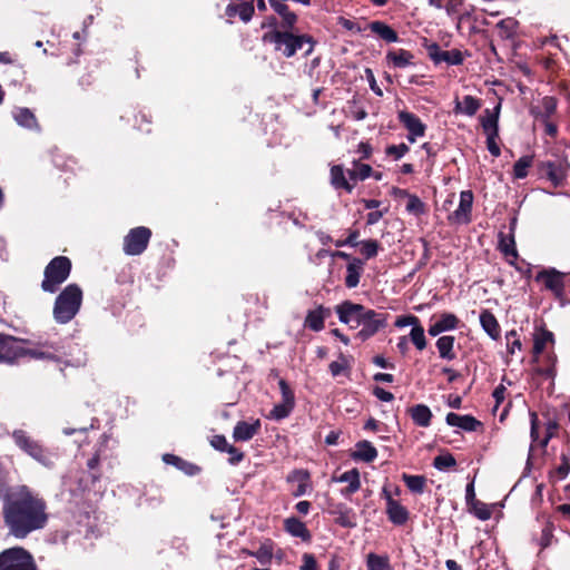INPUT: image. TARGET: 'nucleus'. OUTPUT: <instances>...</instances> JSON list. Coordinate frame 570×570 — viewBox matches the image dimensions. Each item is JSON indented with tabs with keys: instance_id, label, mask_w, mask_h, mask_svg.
I'll return each instance as SVG.
<instances>
[{
	"instance_id": "24",
	"label": "nucleus",
	"mask_w": 570,
	"mask_h": 570,
	"mask_svg": "<svg viewBox=\"0 0 570 570\" xmlns=\"http://www.w3.org/2000/svg\"><path fill=\"white\" fill-rule=\"evenodd\" d=\"M385 58L394 68H406L413 65L414 55L409 50L397 49L387 51Z\"/></svg>"
},
{
	"instance_id": "15",
	"label": "nucleus",
	"mask_w": 570,
	"mask_h": 570,
	"mask_svg": "<svg viewBox=\"0 0 570 570\" xmlns=\"http://www.w3.org/2000/svg\"><path fill=\"white\" fill-rule=\"evenodd\" d=\"M59 351V346L52 342L38 343L32 347L26 348L22 345L21 357L29 356L36 360H56V354Z\"/></svg>"
},
{
	"instance_id": "3",
	"label": "nucleus",
	"mask_w": 570,
	"mask_h": 570,
	"mask_svg": "<svg viewBox=\"0 0 570 570\" xmlns=\"http://www.w3.org/2000/svg\"><path fill=\"white\" fill-rule=\"evenodd\" d=\"M82 303V291L77 284H69L56 297L53 318L58 324H67L78 314Z\"/></svg>"
},
{
	"instance_id": "34",
	"label": "nucleus",
	"mask_w": 570,
	"mask_h": 570,
	"mask_svg": "<svg viewBox=\"0 0 570 570\" xmlns=\"http://www.w3.org/2000/svg\"><path fill=\"white\" fill-rule=\"evenodd\" d=\"M12 115L19 126L27 129L39 130L37 118L29 108H16Z\"/></svg>"
},
{
	"instance_id": "12",
	"label": "nucleus",
	"mask_w": 570,
	"mask_h": 570,
	"mask_svg": "<svg viewBox=\"0 0 570 570\" xmlns=\"http://www.w3.org/2000/svg\"><path fill=\"white\" fill-rule=\"evenodd\" d=\"M568 168L569 164L566 160L544 161L540 165V171L547 176L554 187L563 185Z\"/></svg>"
},
{
	"instance_id": "52",
	"label": "nucleus",
	"mask_w": 570,
	"mask_h": 570,
	"mask_svg": "<svg viewBox=\"0 0 570 570\" xmlns=\"http://www.w3.org/2000/svg\"><path fill=\"white\" fill-rule=\"evenodd\" d=\"M470 508L471 511L475 514V517L482 521L489 520L491 518L490 508L479 500L474 501V503H472Z\"/></svg>"
},
{
	"instance_id": "51",
	"label": "nucleus",
	"mask_w": 570,
	"mask_h": 570,
	"mask_svg": "<svg viewBox=\"0 0 570 570\" xmlns=\"http://www.w3.org/2000/svg\"><path fill=\"white\" fill-rule=\"evenodd\" d=\"M499 247H500V250L505 256H512L514 258L518 256L513 236L507 238L503 235H501Z\"/></svg>"
},
{
	"instance_id": "37",
	"label": "nucleus",
	"mask_w": 570,
	"mask_h": 570,
	"mask_svg": "<svg viewBox=\"0 0 570 570\" xmlns=\"http://www.w3.org/2000/svg\"><path fill=\"white\" fill-rule=\"evenodd\" d=\"M247 554L255 557L262 566H268L273 559V544L266 541L256 551H247Z\"/></svg>"
},
{
	"instance_id": "60",
	"label": "nucleus",
	"mask_w": 570,
	"mask_h": 570,
	"mask_svg": "<svg viewBox=\"0 0 570 570\" xmlns=\"http://www.w3.org/2000/svg\"><path fill=\"white\" fill-rule=\"evenodd\" d=\"M485 135H487V147H488L489 153L494 157H499L501 154L500 147L497 144L499 134L498 135L485 134Z\"/></svg>"
},
{
	"instance_id": "54",
	"label": "nucleus",
	"mask_w": 570,
	"mask_h": 570,
	"mask_svg": "<svg viewBox=\"0 0 570 570\" xmlns=\"http://www.w3.org/2000/svg\"><path fill=\"white\" fill-rule=\"evenodd\" d=\"M406 210L415 215H421L424 212V204L417 196L411 194L407 197Z\"/></svg>"
},
{
	"instance_id": "4",
	"label": "nucleus",
	"mask_w": 570,
	"mask_h": 570,
	"mask_svg": "<svg viewBox=\"0 0 570 570\" xmlns=\"http://www.w3.org/2000/svg\"><path fill=\"white\" fill-rule=\"evenodd\" d=\"M71 271V262L65 256L55 257L45 269V278L41 288L48 293H55L68 278Z\"/></svg>"
},
{
	"instance_id": "28",
	"label": "nucleus",
	"mask_w": 570,
	"mask_h": 570,
	"mask_svg": "<svg viewBox=\"0 0 570 570\" xmlns=\"http://www.w3.org/2000/svg\"><path fill=\"white\" fill-rule=\"evenodd\" d=\"M501 105L498 104L493 110L485 109L484 115L481 118V125L484 134H499V115H500Z\"/></svg>"
},
{
	"instance_id": "13",
	"label": "nucleus",
	"mask_w": 570,
	"mask_h": 570,
	"mask_svg": "<svg viewBox=\"0 0 570 570\" xmlns=\"http://www.w3.org/2000/svg\"><path fill=\"white\" fill-rule=\"evenodd\" d=\"M472 205H473V193L471 190L461 191L459 206L449 216V219L456 224H469L471 222Z\"/></svg>"
},
{
	"instance_id": "63",
	"label": "nucleus",
	"mask_w": 570,
	"mask_h": 570,
	"mask_svg": "<svg viewBox=\"0 0 570 570\" xmlns=\"http://www.w3.org/2000/svg\"><path fill=\"white\" fill-rule=\"evenodd\" d=\"M210 444L220 452H226L230 445L224 435L213 436Z\"/></svg>"
},
{
	"instance_id": "18",
	"label": "nucleus",
	"mask_w": 570,
	"mask_h": 570,
	"mask_svg": "<svg viewBox=\"0 0 570 570\" xmlns=\"http://www.w3.org/2000/svg\"><path fill=\"white\" fill-rule=\"evenodd\" d=\"M255 12V7L253 2H235L230 1L225 10V13L228 18H234L236 16L239 17V19L247 23L252 20Z\"/></svg>"
},
{
	"instance_id": "64",
	"label": "nucleus",
	"mask_w": 570,
	"mask_h": 570,
	"mask_svg": "<svg viewBox=\"0 0 570 570\" xmlns=\"http://www.w3.org/2000/svg\"><path fill=\"white\" fill-rule=\"evenodd\" d=\"M337 23L348 31H354L357 33L362 31V28L356 22L344 17H338Z\"/></svg>"
},
{
	"instance_id": "39",
	"label": "nucleus",
	"mask_w": 570,
	"mask_h": 570,
	"mask_svg": "<svg viewBox=\"0 0 570 570\" xmlns=\"http://www.w3.org/2000/svg\"><path fill=\"white\" fill-rule=\"evenodd\" d=\"M366 568L367 570H391L389 557L371 552L366 557Z\"/></svg>"
},
{
	"instance_id": "20",
	"label": "nucleus",
	"mask_w": 570,
	"mask_h": 570,
	"mask_svg": "<svg viewBox=\"0 0 570 570\" xmlns=\"http://www.w3.org/2000/svg\"><path fill=\"white\" fill-rule=\"evenodd\" d=\"M445 422L450 426H456L468 432L475 431L481 426V422L472 415H460L454 412L446 414Z\"/></svg>"
},
{
	"instance_id": "21",
	"label": "nucleus",
	"mask_w": 570,
	"mask_h": 570,
	"mask_svg": "<svg viewBox=\"0 0 570 570\" xmlns=\"http://www.w3.org/2000/svg\"><path fill=\"white\" fill-rule=\"evenodd\" d=\"M386 514L389 520L395 525H403L409 520L407 509L393 498H389Z\"/></svg>"
},
{
	"instance_id": "11",
	"label": "nucleus",
	"mask_w": 570,
	"mask_h": 570,
	"mask_svg": "<svg viewBox=\"0 0 570 570\" xmlns=\"http://www.w3.org/2000/svg\"><path fill=\"white\" fill-rule=\"evenodd\" d=\"M397 118L400 122L404 126V128L409 131L407 140L410 142H415L417 138L423 137L425 135L426 126L422 122V120L412 112L406 110H401L397 114Z\"/></svg>"
},
{
	"instance_id": "46",
	"label": "nucleus",
	"mask_w": 570,
	"mask_h": 570,
	"mask_svg": "<svg viewBox=\"0 0 570 570\" xmlns=\"http://www.w3.org/2000/svg\"><path fill=\"white\" fill-rule=\"evenodd\" d=\"M553 530H554L553 523L551 521L547 520L541 530V535L538 539V543L541 547V549H546L552 543Z\"/></svg>"
},
{
	"instance_id": "33",
	"label": "nucleus",
	"mask_w": 570,
	"mask_h": 570,
	"mask_svg": "<svg viewBox=\"0 0 570 570\" xmlns=\"http://www.w3.org/2000/svg\"><path fill=\"white\" fill-rule=\"evenodd\" d=\"M368 29L389 43L399 41L397 32L383 21H372Z\"/></svg>"
},
{
	"instance_id": "23",
	"label": "nucleus",
	"mask_w": 570,
	"mask_h": 570,
	"mask_svg": "<svg viewBox=\"0 0 570 570\" xmlns=\"http://www.w3.org/2000/svg\"><path fill=\"white\" fill-rule=\"evenodd\" d=\"M332 514L335 515V522L343 528L352 529L357 524L355 512L345 504H337Z\"/></svg>"
},
{
	"instance_id": "49",
	"label": "nucleus",
	"mask_w": 570,
	"mask_h": 570,
	"mask_svg": "<svg viewBox=\"0 0 570 570\" xmlns=\"http://www.w3.org/2000/svg\"><path fill=\"white\" fill-rule=\"evenodd\" d=\"M410 340L419 351H423L426 347V338L422 325H419L411 330Z\"/></svg>"
},
{
	"instance_id": "50",
	"label": "nucleus",
	"mask_w": 570,
	"mask_h": 570,
	"mask_svg": "<svg viewBox=\"0 0 570 570\" xmlns=\"http://www.w3.org/2000/svg\"><path fill=\"white\" fill-rule=\"evenodd\" d=\"M505 341L509 354L513 355L515 351H521L522 343L515 330L505 333Z\"/></svg>"
},
{
	"instance_id": "56",
	"label": "nucleus",
	"mask_w": 570,
	"mask_h": 570,
	"mask_svg": "<svg viewBox=\"0 0 570 570\" xmlns=\"http://www.w3.org/2000/svg\"><path fill=\"white\" fill-rule=\"evenodd\" d=\"M410 150L406 144L391 145L386 148L387 156L393 157L395 160L401 159Z\"/></svg>"
},
{
	"instance_id": "55",
	"label": "nucleus",
	"mask_w": 570,
	"mask_h": 570,
	"mask_svg": "<svg viewBox=\"0 0 570 570\" xmlns=\"http://www.w3.org/2000/svg\"><path fill=\"white\" fill-rule=\"evenodd\" d=\"M529 416H530V424H531V429H530L531 440L533 443L540 444V441L542 439H540V436H539V416H538L537 412H534V411H530Z\"/></svg>"
},
{
	"instance_id": "1",
	"label": "nucleus",
	"mask_w": 570,
	"mask_h": 570,
	"mask_svg": "<svg viewBox=\"0 0 570 570\" xmlns=\"http://www.w3.org/2000/svg\"><path fill=\"white\" fill-rule=\"evenodd\" d=\"M0 501L3 502L4 524L14 538L24 539L31 532L46 527V501L27 485L13 487Z\"/></svg>"
},
{
	"instance_id": "36",
	"label": "nucleus",
	"mask_w": 570,
	"mask_h": 570,
	"mask_svg": "<svg viewBox=\"0 0 570 570\" xmlns=\"http://www.w3.org/2000/svg\"><path fill=\"white\" fill-rule=\"evenodd\" d=\"M454 342L455 338L451 335H444L438 338L436 348L441 358L452 361L456 357L453 351Z\"/></svg>"
},
{
	"instance_id": "22",
	"label": "nucleus",
	"mask_w": 570,
	"mask_h": 570,
	"mask_svg": "<svg viewBox=\"0 0 570 570\" xmlns=\"http://www.w3.org/2000/svg\"><path fill=\"white\" fill-rule=\"evenodd\" d=\"M481 108V100L466 95L461 100L459 98L454 101V114L465 115L468 117H473L478 110Z\"/></svg>"
},
{
	"instance_id": "45",
	"label": "nucleus",
	"mask_w": 570,
	"mask_h": 570,
	"mask_svg": "<svg viewBox=\"0 0 570 570\" xmlns=\"http://www.w3.org/2000/svg\"><path fill=\"white\" fill-rule=\"evenodd\" d=\"M294 406L295 405H292L289 403L281 402V403L274 405L268 417L276 420V421H281V420L287 417L292 413Z\"/></svg>"
},
{
	"instance_id": "35",
	"label": "nucleus",
	"mask_w": 570,
	"mask_h": 570,
	"mask_svg": "<svg viewBox=\"0 0 570 570\" xmlns=\"http://www.w3.org/2000/svg\"><path fill=\"white\" fill-rule=\"evenodd\" d=\"M411 419L421 428H428L431 424L432 412L424 404H416L410 410Z\"/></svg>"
},
{
	"instance_id": "40",
	"label": "nucleus",
	"mask_w": 570,
	"mask_h": 570,
	"mask_svg": "<svg viewBox=\"0 0 570 570\" xmlns=\"http://www.w3.org/2000/svg\"><path fill=\"white\" fill-rule=\"evenodd\" d=\"M570 472V454L561 453L560 463L554 468L551 473V476L556 481L564 480Z\"/></svg>"
},
{
	"instance_id": "31",
	"label": "nucleus",
	"mask_w": 570,
	"mask_h": 570,
	"mask_svg": "<svg viewBox=\"0 0 570 570\" xmlns=\"http://www.w3.org/2000/svg\"><path fill=\"white\" fill-rule=\"evenodd\" d=\"M480 324L484 332L492 338H500V325L495 316L488 309H484L480 314Z\"/></svg>"
},
{
	"instance_id": "47",
	"label": "nucleus",
	"mask_w": 570,
	"mask_h": 570,
	"mask_svg": "<svg viewBox=\"0 0 570 570\" xmlns=\"http://www.w3.org/2000/svg\"><path fill=\"white\" fill-rule=\"evenodd\" d=\"M443 332L453 331L458 327L460 321L452 313H442L436 321Z\"/></svg>"
},
{
	"instance_id": "48",
	"label": "nucleus",
	"mask_w": 570,
	"mask_h": 570,
	"mask_svg": "<svg viewBox=\"0 0 570 570\" xmlns=\"http://www.w3.org/2000/svg\"><path fill=\"white\" fill-rule=\"evenodd\" d=\"M456 461L454 456L450 453L440 454L434 458L433 466L439 471H445L453 466H455Z\"/></svg>"
},
{
	"instance_id": "17",
	"label": "nucleus",
	"mask_w": 570,
	"mask_h": 570,
	"mask_svg": "<svg viewBox=\"0 0 570 570\" xmlns=\"http://www.w3.org/2000/svg\"><path fill=\"white\" fill-rule=\"evenodd\" d=\"M334 482L347 483V487L342 489L341 494L345 498L351 497L361 488L360 472L357 469H351L340 476L333 478Z\"/></svg>"
},
{
	"instance_id": "27",
	"label": "nucleus",
	"mask_w": 570,
	"mask_h": 570,
	"mask_svg": "<svg viewBox=\"0 0 570 570\" xmlns=\"http://www.w3.org/2000/svg\"><path fill=\"white\" fill-rule=\"evenodd\" d=\"M431 58L436 62H446L451 66H459L463 62L464 58L460 50H440L435 46V52H430Z\"/></svg>"
},
{
	"instance_id": "44",
	"label": "nucleus",
	"mask_w": 570,
	"mask_h": 570,
	"mask_svg": "<svg viewBox=\"0 0 570 570\" xmlns=\"http://www.w3.org/2000/svg\"><path fill=\"white\" fill-rule=\"evenodd\" d=\"M463 0H446L443 2V7L441 9H444L448 16L461 20V16L463 14Z\"/></svg>"
},
{
	"instance_id": "42",
	"label": "nucleus",
	"mask_w": 570,
	"mask_h": 570,
	"mask_svg": "<svg viewBox=\"0 0 570 570\" xmlns=\"http://www.w3.org/2000/svg\"><path fill=\"white\" fill-rule=\"evenodd\" d=\"M402 479L410 491L414 493H422L424 491L426 480L423 475L403 474Z\"/></svg>"
},
{
	"instance_id": "38",
	"label": "nucleus",
	"mask_w": 570,
	"mask_h": 570,
	"mask_svg": "<svg viewBox=\"0 0 570 570\" xmlns=\"http://www.w3.org/2000/svg\"><path fill=\"white\" fill-rule=\"evenodd\" d=\"M372 168L370 165L361 164L357 161L353 163V169L346 171L350 180L355 185L357 180H364L371 176Z\"/></svg>"
},
{
	"instance_id": "19",
	"label": "nucleus",
	"mask_w": 570,
	"mask_h": 570,
	"mask_svg": "<svg viewBox=\"0 0 570 570\" xmlns=\"http://www.w3.org/2000/svg\"><path fill=\"white\" fill-rule=\"evenodd\" d=\"M261 430V421L255 420L253 422L239 421L233 431V438L235 441L246 442L256 435Z\"/></svg>"
},
{
	"instance_id": "30",
	"label": "nucleus",
	"mask_w": 570,
	"mask_h": 570,
	"mask_svg": "<svg viewBox=\"0 0 570 570\" xmlns=\"http://www.w3.org/2000/svg\"><path fill=\"white\" fill-rule=\"evenodd\" d=\"M331 184L335 189H344L351 193L354 188V184L346 177L344 168L340 165H334L331 168Z\"/></svg>"
},
{
	"instance_id": "29",
	"label": "nucleus",
	"mask_w": 570,
	"mask_h": 570,
	"mask_svg": "<svg viewBox=\"0 0 570 570\" xmlns=\"http://www.w3.org/2000/svg\"><path fill=\"white\" fill-rule=\"evenodd\" d=\"M284 528L291 535L295 538H299L305 542L311 540V533L306 524L295 517L286 519L284 522Z\"/></svg>"
},
{
	"instance_id": "5",
	"label": "nucleus",
	"mask_w": 570,
	"mask_h": 570,
	"mask_svg": "<svg viewBox=\"0 0 570 570\" xmlns=\"http://www.w3.org/2000/svg\"><path fill=\"white\" fill-rule=\"evenodd\" d=\"M0 570H37V566L28 550L14 547L0 552Z\"/></svg>"
},
{
	"instance_id": "59",
	"label": "nucleus",
	"mask_w": 570,
	"mask_h": 570,
	"mask_svg": "<svg viewBox=\"0 0 570 570\" xmlns=\"http://www.w3.org/2000/svg\"><path fill=\"white\" fill-rule=\"evenodd\" d=\"M287 482L289 483H299V482H305V481H309V473L307 470H303V469H296V470H293L286 478Z\"/></svg>"
},
{
	"instance_id": "41",
	"label": "nucleus",
	"mask_w": 570,
	"mask_h": 570,
	"mask_svg": "<svg viewBox=\"0 0 570 570\" xmlns=\"http://www.w3.org/2000/svg\"><path fill=\"white\" fill-rule=\"evenodd\" d=\"M532 156H522L519 158L513 166V176L517 179H523L528 176V170L532 166Z\"/></svg>"
},
{
	"instance_id": "16",
	"label": "nucleus",
	"mask_w": 570,
	"mask_h": 570,
	"mask_svg": "<svg viewBox=\"0 0 570 570\" xmlns=\"http://www.w3.org/2000/svg\"><path fill=\"white\" fill-rule=\"evenodd\" d=\"M331 315V309L323 305L317 306L314 309L307 312L304 326L314 331L320 332L324 328L325 320Z\"/></svg>"
},
{
	"instance_id": "32",
	"label": "nucleus",
	"mask_w": 570,
	"mask_h": 570,
	"mask_svg": "<svg viewBox=\"0 0 570 570\" xmlns=\"http://www.w3.org/2000/svg\"><path fill=\"white\" fill-rule=\"evenodd\" d=\"M364 263L360 258H352L346 266L345 285L347 288H354L360 283Z\"/></svg>"
},
{
	"instance_id": "9",
	"label": "nucleus",
	"mask_w": 570,
	"mask_h": 570,
	"mask_svg": "<svg viewBox=\"0 0 570 570\" xmlns=\"http://www.w3.org/2000/svg\"><path fill=\"white\" fill-rule=\"evenodd\" d=\"M386 325V315L377 313L374 309L364 308L361 318L360 326L362 328L358 332V336L362 340H366L376 334L381 328Z\"/></svg>"
},
{
	"instance_id": "43",
	"label": "nucleus",
	"mask_w": 570,
	"mask_h": 570,
	"mask_svg": "<svg viewBox=\"0 0 570 570\" xmlns=\"http://www.w3.org/2000/svg\"><path fill=\"white\" fill-rule=\"evenodd\" d=\"M553 341V334L549 331H541L540 333H537L533 340V353L535 355L541 354L547 344L549 342Z\"/></svg>"
},
{
	"instance_id": "53",
	"label": "nucleus",
	"mask_w": 570,
	"mask_h": 570,
	"mask_svg": "<svg viewBox=\"0 0 570 570\" xmlns=\"http://www.w3.org/2000/svg\"><path fill=\"white\" fill-rule=\"evenodd\" d=\"M361 245V254L365 256V258L370 259L377 255L379 252V243L374 239H367L360 243Z\"/></svg>"
},
{
	"instance_id": "8",
	"label": "nucleus",
	"mask_w": 570,
	"mask_h": 570,
	"mask_svg": "<svg viewBox=\"0 0 570 570\" xmlns=\"http://www.w3.org/2000/svg\"><path fill=\"white\" fill-rule=\"evenodd\" d=\"M151 237L149 228L140 226L129 230L124 238V252L129 256L140 255L148 246Z\"/></svg>"
},
{
	"instance_id": "62",
	"label": "nucleus",
	"mask_w": 570,
	"mask_h": 570,
	"mask_svg": "<svg viewBox=\"0 0 570 570\" xmlns=\"http://www.w3.org/2000/svg\"><path fill=\"white\" fill-rule=\"evenodd\" d=\"M317 562L312 553H304L302 556V564L299 570H317Z\"/></svg>"
},
{
	"instance_id": "25",
	"label": "nucleus",
	"mask_w": 570,
	"mask_h": 570,
	"mask_svg": "<svg viewBox=\"0 0 570 570\" xmlns=\"http://www.w3.org/2000/svg\"><path fill=\"white\" fill-rule=\"evenodd\" d=\"M352 459L362 462H373L377 456L376 449L368 441H360L355 445V450L351 454Z\"/></svg>"
},
{
	"instance_id": "14",
	"label": "nucleus",
	"mask_w": 570,
	"mask_h": 570,
	"mask_svg": "<svg viewBox=\"0 0 570 570\" xmlns=\"http://www.w3.org/2000/svg\"><path fill=\"white\" fill-rule=\"evenodd\" d=\"M364 308L361 304L346 301L336 306V314L340 322L355 327L360 326V318Z\"/></svg>"
},
{
	"instance_id": "57",
	"label": "nucleus",
	"mask_w": 570,
	"mask_h": 570,
	"mask_svg": "<svg viewBox=\"0 0 570 570\" xmlns=\"http://www.w3.org/2000/svg\"><path fill=\"white\" fill-rule=\"evenodd\" d=\"M394 325L400 328L406 327V326H412V328H413V327L421 325V323H420L419 317H416L414 315H402L395 320Z\"/></svg>"
},
{
	"instance_id": "58",
	"label": "nucleus",
	"mask_w": 570,
	"mask_h": 570,
	"mask_svg": "<svg viewBox=\"0 0 570 570\" xmlns=\"http://www.w3.org/2000/svg\"><path fill=\"white\" fill-rule=\"evenodd\" d=\"M281 394H282V402L289 403L292 405H295V396L288 384L285 380L281 379L278 382Z\"/></svg>"
},
{
	"instance_id": "26",
	"label": "nucleus",
	"mask_w": 570,
	"mask_h": 570,
	"mask_svg": "<svg viewBox=\"0 0 570 570\" xmlns=\"http://www.w3.org/2000/svg\"><path fill=\"white\" fill-rule=\"evenodd\" d=\"M272 9L281 17L282 23L281 27L282 30L286 29H294L295 24L297 23L298 17L297 14L289 9V7L284 2L282 3H273L272 2Z\"/></svg>"
},
{
	"instance_id": "6",
	"label": "nucleus",
	"mask_w": 570,
	"mask_h": 570,
	"mask_svg": "<svg viewBox=\"0 0 570 570\" xmlns=\"http://www.w3.org/2000/svg\"><path fill=\"white\" fill-rule=\"evenodd\" d=\"M566 277L567 274L553 267L544 268L535 275V282L542 283L544 288L552 293L554 298L564 305L566 299Z\"/></svg>"
},
{
	"instance_id": "61",
	"label": "nucleus",
	"mask_w": 570,
	"mask_h": 570,
	"mask_svg": "<svg viewBox=\"0 0 570 570\" xmlns=\"http://www.w3.org/2000/svg\"><path fill=\"white\" fill-rule=\"evenodd\" d=\"M347 367V362L344 356L341 355L340 361H334L330 364V372L333 376L341 375Z\"/></svg>"
},
{
	"instance_id": "2",
	"label": "nucleus",
	"mask_w": 570,
	"mask_h": 570,
	"mask_svg": "<svg viewBox=\"0 0 570 570\" xmlns=\"http://www.w3.org/2000/svg\"><path fill=\"white\" fill-rule=\"evenodd\" d=\"M293 29H273L265 32L262 37L263 42L272 43L276 52L282 53L285 58H292L305 43L309 45L305 51V56H309L315 46L313 38L306 33H294Z\"/></svg>"
},
{
	"instance_id": "10",
	"label": "nucleus",
	"mask_w": 570,
	"mask_h": 570,
	"mask_svg": "<svg viewBox=\"0 0 570 570\" xmlns=\"http://www.w3.org/2000/svg\"><path fill=\"white\" fill-rule=\"evenodd\" d=\"M22 343L10 335L0 333V363L12 364L21 357Z\"/></svg>"
},
{
	"instance_id": "7",
	"label": "nucleus",
	"mask_w": 570,
	"mask_h": 570,
	"mask_svg": "<svg viewBox=\"0 0 570 570\" xmlns=\"http://www.w3.org/2000/svg\"><path fill=\"white\" fill-rule=\"evenodd\" d=\"M16 445L45 466L53 464L52 455L37 441L32 440L24 431L16 430L12 433Z\"/></svg>"
}]
</instances>
